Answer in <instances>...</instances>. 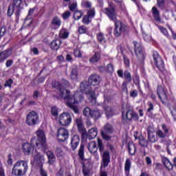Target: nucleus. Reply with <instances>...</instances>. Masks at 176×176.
<instances>
[{
    "instance_id": "nucleus-21",
    "label": "nucleus",
    "mask_w": 176,
    "mask_h": 176,
    "mask_svg": "<svg viewBox=\"0 0 176 176\" xmlns=\"http://www.w3.org/2000/svg\"><path fill=\"white\" fill-rule=\"evenodd\" d=\"M87 147L89 153H91V155H94L96 160H98V153H97L98 147H97V143L95 141L90 142Z\"/></svg>"
},
{
    "instance_id": "nucleus-34",
    "label": "nucleus",
    "mask_w": 176,
    "mask_h": 176,
    "mask_svg": "<svg viewBox=\"0 0 176 176\" xmlns=\"http://www.w3.org/2000/svg\"><path fill=\"white\" fill-rule=\"evenodd\" d=\"M100 58H101V54L98 52H96L94 56L89 59V63H92V64H94V63H98V61H100Z\"/></svg>"
},
{
    "instance_id": "nucleus-29",
    "label": "nucleus",
    "mask_w": 176,
    "mask_h": 176,
    "mask_svg": "<svg viewBox=\"0 0 176 176\" xmlns=\"http://www.w3.org/2000/svg\"><path fill=\"white\" fill-rule=\"evenodd\" d=\"M162 163L164 166L166 167V170L168 171H173V168H174V165L170 162L167 157L162 159Z\"/></svg>"
},
{
    "instance_id": "nucleus-44",
    "label": "nucleus",
    "mask_w": 176,
    "mask_h": 176,
    "mask_svg": "<svg viewBox=\"0 0 176 176\" xmlns=\"http://www.w3.org/2000/svg\"><path fill=\"white\" fill-rule=\"evenodd\" d=\"M87 31H89V29L87 28V27H86L85 25H81V26L78 27V32L80 35H82L83 34H87Z\"/></svg>"
},
{
    "instance_id": "nucleus-23",
    "label": "nucleus",
    "mask_w": 176,
    "mask_h": 176,
    "mask_svg": "<svg viewBox=\"0 0 176 176\" xmlns=\"http://www.w3.org/2000/svg\"><path fill=\"white\" fill-rule=\"evenodd\" d=\"M52 87H54V89H56V90H58L60 93V96L62 97V98H64V93L65 91H67V89H65L64 86L61 85V83H60V82L56 80L52 81Z\"/></svg>"
},
{
    "instance_id": "nucleus-60",
    "label": "nucleus",
    "mask_w": 176,
    "mask_h": 176,
    "mask_svg": "<svg viewBox=\"0 0 176 176\" xmlns=\"http://www.w3.org/2000/svg\"><path fill=\"white\" fill-rule=\"evenodd\" d=\"M82 174L84 176L90 175V168L82 167Z\"/></svg>"
},
{
    "instance_id": "nucleus-51",
    "label": "nucleus",
    "mask_w": 176,
    "mask_h": 176,
    "mask_svg": "<svg viewBox=\"0 0 176 176\" xmlns=\"http://www.w3.org/2000/svg\"><path fill=\"white\" fill-rule=\"evenodd\" d=\"M14 10H16V8H13V6L12 4L8 6L7 11V14L8 17H12L13 13H14Z\"/></svg>"
},
{
    "instance_id": "nucleus-35",
    "label": "nucleus",
    "mask_w": 176,
    "mask_h": 176,
    "mask_svg": "<svg viewBox=\"0 0 176 176\" xmlns=\"http://www.w3.org/2000/svg\"><path fill=\"white\" fill-rule=\"evenodd\" d=\"M51 24L58 28L61 26V19L58 16H56L52 19Z\"/></svg>"
},
{
    "instance_id": "nucleus-6",
    "label": "nucleus",
    "mask_w": 176,
    "mask_h": 176,
    "mask_svg": "<svg viewBox=\"0 0 176 176\" xmlns=\"http://www.w3.org/2000/svg\"><path fill=\"white\" fill-rule=\"evenodd\" d=\"M113 22L115 25L113 30L114 36L119 38V36H122V34H124V35L129 34V29L127 24L117 19Z\"/></svg>"
},
{
    "instance_id": "nucleus-54",
    "label": "nucleus",
    "mask_w": 176,
    "mask_h": 176,
    "mask_svg": "<svg viewBox=\"0 0 176 176\" xmlns=\"http://www.w3.org/2000/svg\"><path fill=\"white\" fill-rule=\"evenodd\" d=\"M87 15L93 19V18L96 16V10L94 8H92L91 10H89L87 12Z\"/></svg>"
},
{
    "instance_id": "nucleus-39",
    "label": "nucleus",
    "mask_w": 176,
    "mask_h": 176,
    "mask_svg": "<svg viewBox=\"0 0 176 176\" xmlns=\"http://www.w3.org/2000/svg\"><path fill=\"white\" fill-rule=\"evenodd\" d=\"M105 113L107 119H109V118H112L115 115V111L112 107H107Z\"/></svg>"
},
{
    "instance_id": "nucleus-49",
    "label": "nucleus",
    "mask_w": 176,
    "mask_h": 176,
    "mask_svg": "<svg viewBox=\"0 0 176 176\" xmlns=\"http://www.w3.org/2000/svg\"><path fill=\"white\" fill-rule=\"evenodd\" d=\"M82 16H83V12L77 10L74 12L73 17L75 20H79L81 19Z\"/></svg>"
},
{
    "instance_id": "nucleus-61",
    "label": "nucleus",
    "mask_w": 176,
    "mask_h": 176,
    "mask_svg": "<svg viewBox=\"0 0 176 176\" xmlns=\"http://www.w3.org/2000/svg\"><path fill=\"white\" fill-rule=\"evenodd\" d=\"M130 82L124 81L122 84V91H128L127 85H130Z\"/></svg>"
},
{
    "instance_id": "nucleus-59",
    "label": "nucleus",
    "mask_w": 176,
    "mask_h": 176,
    "mask_svg": "<svg viewBox=\"0 0 176 176\" xmlns=\"http://www.w3.org/2000/svg\"><path fill=\"white\" fill-rule=\"evenodd\" d=\"M147 135H151V134H155V128H153V126L149 125L147 127Z\"/></svg>"
},
{
    "instance_id": "nucleus-63",
    "label": "nucleus",
    "mask_w": 176,
    "mask_h": 176,
    "mask_svg": "<svg viewBox=\"0 0 176 176\" xmlns=\"http://www.w3.org/2000/svg\"><path fill=\"white\" fill-rule=\"evenodd\" d=\"M6 34V27L3 26L0 29V38H2V36H4Z\"/></svg>"
},
{
    "instance_id": "nucleus-55",
    "label": "nucleus",
    "mask_w": 176,
    "mask_h": 176,
    "mask_svg": "<svg viewBox=\"0 0 176 176\" xmlns=\"http://www.w3.org/2000/svg\"><path fill=\"white\" fill-rule=\"evenodd\" d=\"M124 58V65L125 68H130V59L126 56H123Z\"/></svg>"
},
{
    "instance_id": "nucleus-1",
    "label": "nucleus",
    "mask_w": 176,
    "mask_h": 176,
    "mask_svg": "<svg viewBox=\"0 0 176 176\" xmlns=\"http://www.w3.org/2000/svg\"><path fill=\"white\" fill-rule=\"evenodd\" d=\"M36 137L34 136L30 140V144L28 142L22 144V151L24 155L36 153V149L46 151L47 149V143L46 142V135L43 130H38L36 132Z\"/></svg>"
},
{
    "instance_id": "nucleus-45",
    "label": "nucleus",
    "mask_w": 176,
    "mask_h": 176,
    "mask_svg": "<svg viewBox=\"0 0 176 176\" xmlns=\"http://www.w3.org/2000/svg\"><path fill=\"white\" fill-rule=\"evenodd\" d=\"M51 115L54 118L58 117V109L56 106H52L51 107Z\"/></svg>"
},
{
    "instance_id": "nucleus-31",
    "label": "nucleus",
    "mask_w": 176,
    "mask_h": 176,
    "mask_svg": "<svg viewBox=\"0 0 176 176\" xmlns=\"http://www.w3.org/2000/svg\"><path fill=\"white\" fill-rule=\"evenodd\" d=\"M47 157L49 164H54V162H56V155H54V153H53L52 151H47Z\"/></svg>"
},
{
    "instance_id": "nucleus-15",
    "label": "nucleus",
    "mask_w": 176,
    "mask_h": 176,
    "mask_svg": "<svg viewBox=\"0 0 176 176\" xmlns=\"http://www.w3.org/2000/svg\"><path fill=\"white\" fill-rule=\"evenodd\" d=\"M72 122V117L69 113H63L59 116V124L61 126H68Z\"/></svg>"
},
{
    "instance_id": "nucleus-47",
    "label": "nucleus",
    "mask_w": 176,
    "mask_h": 176,
    "mask_svg": "<svg viewBox=\"0 0 176 176\" xmlns=\"http://www.w3.org/2000/svg\"><path fill=\"white\" fill-rule=\"evenodd\" d=\"M55 154L56 155V157H63L64 156V151H63L60 147H56Z\"/></svg>"
},
{
    "instance_id": "nucleus-24",
    "label": "nucleus",
    "mask_w": 176,
    "mask_h": 176,
    "mask_svg": "<svg viewBox=\"0 0 176 176\" xmlns=\"http://www.w3.org/2000/svg\"><path fill=\"white\" fill-rule=\"evenodd\" d=\"M79 142H80V138L78 135H74L72 138V140L70 142V146L72 151L76 150V148H78V146L79 145Z\"/></svg>"
},
{
    "instance_id": "nucleus-30",
    "label": "nucleus",
    "mask_w": 176,
    "mask_h": 176,
    "mask_svg": "<svg viewBox=\"0 0 176 176\" xmlns=\"http://www.w3.org/2000/svg\"><path fill=\"white\" fill-rule=\"evenodd\" d=\"M131 168V160L127 158L124 164V173L126 176L130 175V170Z\"/></svg>"
},
{
    "instance_id": "nucleus-11",
    "label": "nucleus",
    "mask_w": 176,
    "mask_h": 176,
    "mask_svg": "<svg viewBox=\"0 0 176 176\" xmlns=\"http://www.w3.org/2000/svg\"><path fill=\"white\" fill-rule=\"evenodd\" d=\"M34 163L40 167V175L47 176V172L43 170V163H45V157L39 153L34 156Z\"/></svg>"
},
{
    "instance_id": "nucleus-56",
    "label": "nucleus",
    "mask_w": 176,
    "mask_h": 176,
    "mask_svg": "<svg viewBox=\"0 0 176 176\" xmlns=\"http://www.w3.org/2000/svg\"><path fill=\"white\" fill-rule=\"evenodd\" d=\"M12 85H13V79L10 78L6 80V82L4 84V87H9L10 89Z\"/></svg>"
},
{
    "instance_id": "nucleus-5",
    "label": "nucleus",
    "mask_w": 176,
    "mask_h": 176,
    "mask_svg": "<svg viewBox=\"0 0 176 176\" xmlns=\"http://www.w3.org/2000/svg\"><path fill=\"white\" fill-rule=\"evenodd\" d=\"M98 147L100 155L102 153L101 167L105 168L106 167H108V165L111 163V154L108 151H104L105 147L104 146V144H102V140L100 138H98Z\"/></svg>"
},
{
    "instance_id": "nucleus-18",
    "label": "nucleus",
    "mask_w": 176,
    "mask_h": 176,
    "mask_svg": "<svg viewBox=\"0 0 176 176\" xmlns=\"http://www.w3.org/2000/svg\"><path fill=\"white\" fill-rule=\"evenodd\" d=\"M11 5L12 6V8L15 9L16 17H20V13H21V11L24 9L23 0H12Z\"/></svg>"
},
{
    "instance_id": "nucleus-14",
    "label": "nucleus",
    "mask_w": 176,
    "mask_h": 176,
    "mask_svg": "<svg viewBox=\"0 0 176 176\" xmlns=\"http://www.w3.org/2000/svg\"><path fill=\"white\" fill-rule=\"evenodd\" d=\"M133 45L136 57H138V56H140V57H145V56H146L145 47L142 45V43L133 41Z\"/></svg>"
},
{
    "instance_id": "nucleus-32",
    "label": "nucleus",
    "mask_w": 176,
    "mask_h": 176,
    "mask_svg": "<svg viewBox=\"0 0 176 176\" xmlns=\"http://www.w3.org/2000/svg\"><path fill=\"white\" fill-rule=\"evenodd\" d=\"M128 152L131 156H134L135 155V152H137V148H135V144L133 142L128 143Z\"/></svg>"
},
{
    "instance_id": "nucleus-52",
    "label": "nucleus",
    "mask_w": 176,
    "mask_h": 176,
    "mask_svg": "<svg viewBox=\"0 0 176 176\" xmlns=\"http://www.w3.org/2000/svg\"><path fill=\"white\" fill-rule=\"evenodd\" d=\"M103 132L107 134H112V133H113V129L111 125L107 124L104 126Z\"/></svg>"
},
{
    "instance_id": "nucleus-12",
    "label": "nucleus",
    "mask_w": 176,
    "mask_h": 176,
    "mask_svg": "<svg viewBox=\"0 0 176 176\" xmlns=\"http://www.w3.org/2000/svg\"><path fill=\"white\" fill-rule=\"evenodd\" d=\"M162 130L158 129L156 131L155 134L156 136L158 137V138H166L167 137H170L171 135V128H170L167 124H162L161 125Z\"/></svg>"
},
{
    "instance_id": "nucleus-37",
    "label": "nucleus",
    "mask_w": 176,
    "mask_h": 176,
    "mask_svg": "<svg viewBox=\"0 0 176 176\" xmlns=\"http://www.w3.org/2000/svg\"><path fill=\"white\" fill-rule=\"evenodd\" d=\"M156 27H157L158 30H160V32L164 35L166 38H170V34H168V30H167V28L160 25H156Z\"/></svg>"
},
{
    "instance_id": "nucleus-17",
    "label": "nucleus",
    "mask_w": 176,
    "mask_h": 176,
    "mask_svg": "<svg viewBox=\"0 0 176 176\" xmlns=\"http://www.w3.org/2000/svg\"><path fill=\"white\" fill-rule=\"evenodd\" d=\"M75 123L77 126L78 133L81 134V138L82 140L86 138V136L87 135V131H86V128L83 124V120H82V118H76Z\"/></svg>"
},
{
    "instance_id": "nucleus-22",
    "label": "nucleus",
    "mask_w": 176,
    "mask_h": 176,
    "mask_svg": "<svg viewBox=\"0 0 176 176\" xmlns=\"http://www.w3.org/2000/svg\"><path fill=\"white\" fill-rule=\"evenodd\" d=\"M101 82V76L98 74H93L88 78V83L91 86H98Z\"/></svg>"
},
{
    "instance_id": "nucleus-43",
    "label": "nucleus",
    "mask_w": 176,
    "mask_h": 176,
    "mask_svg": "<svg viewBox=\"0 0 176 176\" xmlns=\"http://www.w3.org/2000/svg\"><path fill=\"white\" fill-rule=\"evenodd\" d=\"M70 78L73 80L78 79V69L77 68H74L72 69V72L70 74Z\"/></svg>"
},
{
    "instance_id": "nucleus-13",
    "label": "nucleus",
    "mask_w": 176,
    "mask_h": 176,
    "mask_svg": "<svg viewBox=\"0 0 176 176\" xmlns=\"http://www.w3.org/2000/svg\"><path fill=\"white\" fill-rule=\"evenodd\" d=\"M39 120V116L35 111H32L26 116L25 123L28 126H35Z\"/></svg>"
},
{
    "instance_id": "nucleus-8",
    "label": "nucleus",
    "mask_w": 176,
    "mask_h": 176,
    "mask_svg": "<svg viewBox=\"0 0 176 176\" xmlns=\"http://www.w3.org/2000/svg\"><path fill=\"white\" fill-rule=\"evenodd\" d=\"M103 13L109 17L111 21H116L118 15L116 14V6L112 2L109 3V7L103 10Z\"/></svg>"
},
{
    "instance_id": "nucleus-46",
    "label": "nucleus",
    "mask_w": 176,
    "mask_h": 176,
    "mask_svg": "<svg viewBox=\"0 0 176 176\" xmlns=\"http://www.w3.org/2000/svg\"><path fill=\"white\" fill-rule=\"evenodd\" d=\"M69 10L70 12H73V13H74L76 10H78V3L76 2L69 3Z\"/></svg>"
},
{
    "instance_id": "nucleus-19",
    "label": "nucleus",
    "mask_w": 176,
    "mask_h": 176,
    "mask_svg": "<svg viewBox=\"0 0 176 176\" xmlns=\"http://www.w3.org/2000/svg\"><path fill=\"white\" fill-rule=\"evenodd\" d=\"M157 94L162 104H164L166 101L168 100L167 94H166V90L164 87L162 85H158L157 87Z\"/></svg>"
},
{
    "instance_id": "nucleus-25",
    "label": "nucleus",
    "mask_w": 176,
    "mask_h": 176,
    "mask_svg": "<svg viewBox=\"0 0 176 176\" xmlns=\"http://www.w3.org/2000/svg\"><path fill=\"white\" fill-rule=\"evenodd\" d=\"M152 14L155 21L157 23H161L162 18H160V11L157 9L156 6H153L151 9Z\"/></svg>"
},
{
    "instance_id": "nucleus-9",
    "label": "nucleus",
    "mask_w": 176,
    "mask_h": 176,
    "mask_svg": "<svg viewBox=\"0 0 176 176\" xmlns=\"http://www.w3.org/2000/svg\"><path fill=\"white\" fill-rule=\"evenodd\" d=\"M78 156L81 160L82 167L90 168L91 167V160L85 159V144H81L78 151Z\"/></svg>"
},
{
    "instance_id": "nucleus-62",
    "label": "nucleus",
    "mask_w": 176,
    "mask_h": 176,
    "mask_svg": "<svg viewBox=\"0 0 176 176\" xmlns=\"http://www.w3.org/2000/svg\"><path fill=\"white\" fill-rule=\"evenodd\" d=\"M101 135L103 139H104L106 141H111V136L108 135L107 133H105V132L102 131Z\"/></svg>"
},
{
    "instance_id": "nucleus-48",
    "label": "nucleus",
    "mask_w": 176,
    "mask_h": 176,
    "mask_svg": "<svg viewBox=\"0 0 176 176\" xmlns=\"http://www.w3.org/2000/svg\"><path fill=\"white\" fill-rule=\"evenodd\" d=\"M91 109H90L89 107H85L83 111H82V113L84 115V116H86V118H89V116H91Z\"/></svg>"
},
{
    "instance_id": "nucleus-20",
    "label": "nucleus",
    "mask_w": 176,
    "mask_h": 176,
    "mask_svg": "<svg viewBox=\"0 0 176 176\" xmlns=\"http://www.w3.org/2000/svg\"><path fill=\"white\" fill-rule=\"evenodd\" d=\"M117 74L119 76V78H124L125 82H129L131 83L133 78L131 77V72H130V71L124 70L123 72L122 69H120L117 70Z\"/></svg>"
},
{
    "instance_id": "nucleus-64",
    "label": "nucleus",
    "mask_w": 176,
    "mask_h": 176,
    "mask_svg": "<svg viewBox=\"0 0 176 176\" xmlns=\"http://www.w3.org/2000/svg\"><path fill=\"white\" fill-rule=\"evenodd\" d=\"M41 96V92L38 90H34L33 92L34 100H38V98Z\"/></svg>"
},
{
    "instance_id": "nucleus-42",
    "label": "nucleus",
    "mask_w": 176,
    "mask_h": 176,
    "mask_svg": "<svg viewBox=\"0 0 176 176\" xmlns=\"http://www.w3.org/2000/svg\"><path fill=\"white\" fill-rule=\"evenodd\" d=\"M0 54L2 56L3 59L6 60V58H9V57H10L12 53H10V50H6L1 52Z\"/></svg>"
},
{
    "instance_id": "nucleus-4",
    "label": "nucleus",
    "mask_w": 176,
    "mask_h": 176,
    "mask_svg": "<svg viewBox=\"0 0 176 176\" xmlns=\"http://www.w3.org/2000/svg\"><path fill=\"white\" fill-rule=\"evenodd\" d=\"M80 91L82 94L89 96L91 101H96L97 98V97H96V88L91 87L89 81L84 80L80 83Z\"/></svg>"
},
{
    "instance_id": "nucleus-53",
    "label": "nucleus",
    "mask_w": 176,
    "mask_h": 176,
    "mask_svg": "<svg viewBox=\"0 0 176 176\" xmlns=\"http://www.w3.org/2000/svg\"><path fill=\"white\" fill-rule=\"evenodd\" d=\"M92 19L90 18V16L87 15H85L84 17L82 18V23L83 24H85L86 25H89L90 23L92 21Z\"/></svg>"
},
{
    "instance_id": "nucleus-38",
    "label": "nucleus",
    "mask_w": 176,
    "mask_h": 176,
    "mask_svg": "<svg viewBox=\"0 0 176 176\" xmlns=\"http://www.w3.org/2000/svg\"><path fill=\"white\" fill-rule=\"evenodd\" d=\"M60 38L62 39H67L68 36H69V32L68 30L65 28H62L60 31V34H59Z\"/></svg>"
},
{
    "instance_id": "nucleus-10",
    "label": "nucleus",
    "mask_w": 176,
    "mask_h": 176,
    "mask_svg": "<svg viewBox=\"0 0 176 176\" xmlns=\"http://www.w3.org/2000/svg\"><path fill=\"white\" fill-rule=\"evenodd\" d=\"M132 119L138 120V114L132 110H128L126 113H124V111L122 112V122L123 124H127L128 122L131 121Z\"/></svg>"
},
{
    "instance_id": "nucleus-26",
    "label": "nucleus",
    "mask_w": 176,
    "mask_h": 176,
    "mask_svg": "<svg viewBox=\"0 0 176 176\" xmlns=\"http://www.w3.org/2000/svg\"><path fill=\"white\" fill-rule=\"evenodd\" d=\"M134 137L135 140H139V145L142 146V148H148L149 140H146L145 138H144L142 135H140L139 137L134 135Z\"/></svg>"
},
{
    "instance_id": "nucleus-58",
    "label": "nucleus",
    "mask_w": 176,
    "mask_h": 176,
    "mask_svg": "<svg viewBox=\"0 0 176 176\" xmlns=\"http://www.w3.org/2000/svg\"><path fill=\"white\" fill-rule=\"evenodd\" d=\"M62 17L63 20H68L71 17V12L69 10L65 11L63 14Z\"/></svg>"
},
{
    "instance_id": "nucleus-36",
    "label": "nucleus",
    "mask_w": 176,
    "mask_h": 176,
    "mask_svg": "<svg viewBox=\"0 0 176 176\" xmlns=\"http://www.w3.org/2000/svg\"><path fill=\"white\" fill-rule=\"evenodd\" d=\"M101 111L100 110H93L91 113V117L97 120L101 118Z\"/></svg>"
},
{
    "instance_id": "nucleus-33",
    "label": "nucleus",
    "mask_w": 176,
    "mask_h": 176,
    "mask_svg": "<svg viewBox=\"0 0 176 176\" xmlns=\"http://www.w3.org/2000/svg\"><path fill=\"white\" fill-rule=\"evenodd\" d=\"M96 39L99 43L104 44L107 43V39L105 38V35L102 32H99L96 34Z\"/></svg>"
},
{
    "instance_id": "nucleus-2",
    "label": "nucleus",
    "mask_w": 176,
    "mask_h": 176,
    "mask_svg": "<svg viewBox=\"0 0 176 176\" xmlns=\"http://www.w3.org/2000/svg\"><path fill=\"white\" fill-rule=\"evenodd\" d=\"M67 95L64 97V100L66 101V104L72 111H74V113H79V109L75 104H79L82 102L83 100V96L80 94L79 92L75 93L74 95H70L71 91L69 90L66 91Z\"/></svg>"
},
{
    "instance_id": "nucleus-27",
    "label": "nucleus",
    "mask_w": 176,
    "mask_h": 176,
    "mask_svg": "<svg viewBox=\"0 0 176 176\" xmlns=\"http://www.w3.org/2000/svg\"><path fill=\"white\" fill-rule=\"evenodd\" d=\"M60 46H61V41L58 39L52 41L50 44V47L53 52H57L60 49Z\"/></svg>"
},
{
    "instance_id": "nucleus-57",
    "label": "nucleus",
    "mask_w": 176,
    "mask_h": 176,
    "mask_svg": "<svg viewBox=\"0 0 176 176\" xmlns=\"http://www.w3.org/2000/svg\"><path fill=\"white\" fill-rule=\"evenodd\" d=\"M73 54L74 57H77L78 58H80V57H82V52H80V50H79L78 49H74Z\"/></svg>"
},
{
    "instance_id": "nucleus-7",
    "label": "nucleus",
    "mask_w": 176,
    "mask_h": 176,
    "mask_svg": "<svg viewBox=\"0 0 176 176\" xmlns=\"http://www.w3.org/2000/svg\"><path fill=\"white\" fill-rule=\"evenodd\" d=\"M152 57L153 63L159 71H160V72H164L166 70V67L164 66V60H163V58H162L159 52L155 50L153 51Z\"/></svg>"
},
{
    "instance_id": "nucleus-41",
    "label": "nucleus",
    "mask_w": 176,
    "mask_h": 176,
    "mask_svg": "<svg viewBox=\"0 0 176 176\" xmlns=\"http://www.w3.org/2000/svg\"><path fill=\"white\" fill-rule=\"evenodd\" d=\"M105 71L107 74H113L115 69L113 68V65L112 63H109L105 67Z\"/></svg>"
},
{
    "instance_id": "nucleus-16",
    "label": "nucleus",
    "mask_w": 176,
    "mask_h": 176,
    "mask_svg": "<svg viewBox=\"0 0 176 176\" xmlns=\"http://www.w3.org/2000/svg\"><path fill=\"white\" fill-rule=\"evenodd\" d=\"M57 138L59 142H65L69 138V132L67 129L60 127L58 129Z\"/></svg>"
},
{
    "instance_id": "nucleus-40",
    "label": "nucleus",
    "mask_w": 176,
    "mask_h": 176,
    "mask_svg": "<svg viewBox=\"0 0 176 176\" xmlns=\"http://www.w3.org/2000/svg\"><path fill=\"white\" fill-rule=\"evenodd\" d=\"M147 137L148 142H151V144H155V142H157V136H155V133L147 135Z\"/></svg>"
},
{
    "instance_id": "nucleus-50",
    "label": "nucleus",
    "mask_w": 176,
    "mask_h": 176,
    "mask_svg": "<svg viewBox=\"0 0 176 176\" xmlns=\"http://www.w3.org/2000/svg\"><path fill=\"white\" fill-rule=\"evenodd\" d=\"M157 6L159 9H164L166 8V0H157Z\"/></svg>"
},
{
    "instance_id": "nucleus-3",
    "label": "nucleus",
    "mask_w": 176,
    "mask_h": 176,
    "mask_svg": "<svg viewBox=\"0 0 176 176\" xmlns=\"http://www.w3.org/2000/svg\"><path fill=\"white\" fill-rule=\"evenodd\" d=\"M28 171V162L25 160L16 162L12 170V174L14 176H24Z\"/></svg>"
},
{
    "instance_id": "nucleus-28",
    "label": "nucleus",
    "mask_w": 176,
    "mask_h": 176,
    "mask_svg": "<svg viewBox=\"0 0 176 176\" xmlns=\"http://www.w3.org/2000/svg\"><path fill=\"white\" fill-rule=\"evenodd\" d=\"M98 134V131H97V128H91L89 130L88 133H87L86 138L88 140H94L97 137Z\"/></svg>"
}]
</instances>
